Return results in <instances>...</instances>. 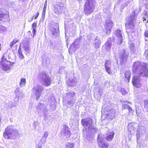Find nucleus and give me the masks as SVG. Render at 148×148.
I'll use <instances>...</instances> for the list:
<instances>
[{
  "mask_svg": "<svg viewBox=\"0 0 148 148\" xmlns=\"http://www.w3.org/2000/svg\"><path fill=\"white\" fill-rule=\"evenodd\" d=\"M127 109H128V110L129 112L131 111L132 110V108L130 107L129 106V107H128Z\"/></svg>",
  "mask_w": 148,
  "mask_h": 148,
  "instance_id": "obj_52",
  "label": "nucleus"
},
{
  "mask_svg": "<svg viewBox=\"0 0 148 148\" xmlns=\"http://www.w3.org/2000/svg\"><path fill=\"white\" fill-rule=\"evenodd\" d=\"M55 100V98L53 97H51L48 98L49 102L52 104L53 103H54Z\"/></svg>",
  "mask_w": 148,
  "mask_h": 148,
  "instance_id": "obj_36",
  "label": "nucleus"
},
{
  "mask_svg": "<svg viewBox=\"0 0 148 148\" xmlns=\"http://www.w3.org/2000/svg\"><path fill=\"white\" fill-rule=\"evenodd\" d=\"M39 13L38 12H37L36 13V15L35 16L34 19H36L37 17H38L39 15Z\"/></svg>",
  "mask_w": 148,
  "mask_h": 148,
  "instance_id": "obj_49",
  "label": "nucleus"
},
{
  "mask_svg": "<svg viewBox=\"0 0 148 148\" xmlns=\"http://www.w3.org/2000/svg\"><path fill=\"white\" fill-rule=\"evenodd\" d=\"M18 94L19 95H20V97H22L23 96V94H22V93L21 92H20V93H18Z\"/></svg>",
  "mask_w": 148,
  "mask_h": 148,
  "instance_id": "obj_53",
  "label": "nucleus"
},
{
  "mask_svg": "<svg viewBox=\"0 0 148 148\" xmlns=\"http://www.w3.org/2000/svg\"><path fill=\"white\" fill-rule=\"evenodd\" d=\"M145 15L147 16H148V12L147 11L145 10L144 11Z\"/></svg>",
  "mask_w": 148,
  "mask_h": 148,
  "instance_id": "obj_51",
  "label": "nucleus"
},
{
  "mask_svg": "<svg viewBox=\"0 0 148 148\" xmlns=\"http://www.w3.org/2000/svg\"><path fill=\"white\" fill-rule=\"evenodd\" d=\"M128 103H130V104H131V103L130 102H127Z\"/></svg>",
  "mask_w": 148,
  "mask_h": 148,
  "instance_id": "obj_55",
  "label": "nucleus"
},
{
  "mask_svg": "<svg viewBox=\"0 0 148 148\" xmlns=\"http://www.w3.org/2000/svg\"><path fill=\"white\" fill-rule=\"evenodd\" d=\"M106 23L105 25L106 34L107 35L109 34L111 32V29L113 26V23L110 19L106 20Z\"/></svg>",
  "mask_w": 148,
  "mask_h": 148,
  "instance_id": "obj_15",
  "label": "nucleus"
},
{
  "mask_svg": "<svg viewBox=\"0 0 148 148\" xmlns=\"http://www.w3.org/2000/svg\"><path fill=\"white\" fill-rule=\"evenodd\" d=\"M97 141L99 147L102 148H107L109 145L108 142L103 140V138L101 135H99L97 136Z\"/></svg>",
  "mask_w": 148,
  "mask_h": 148,
  "instance_id": "obj_12",
  "label": "nucleus"
},
{
  "mask_svg": "<svg viewBox=\"0 0 148 148\" xmlns=\"http://www.w3.org/2000/svg\"><path fill=\"white\" fill-rule=\"evenodd\" d=\"M26 83V79L24 78L21 79L20 83V86L21 87H23Z\"/></svg>",
  "mask_w": 148,
  "mask_h": 148,
  "instance_id": "obj_32",
  "label": "nucleus"
},
{
  "mask_svg": "<svg viewBox=\"0 0 148 148\" xmlns=\"http://www.w3.org/2000/svg\"><path fill=\"white\" fill-rule=\"evenodd\" d=\"M98 93L99 94V95H100V96L101 97L102 95V92L101 91L99 90Z\"/></svg>",
  "mask_w": 148,
  "mask_h": 148,
  "instance_id": "obj_50",
  "label": "nucleus"
},
{
  "mask_svg": "<svg viewBox=\"0 0 148 148\" xmlns=\"http://www.w3.org/2000/svg\"><path fill=\"white\" fill-rule=\"evenodd\" d=\"M23 43L24 50L27 53L29 52H30V49L29 44V41L27 40H24Z\"/></svg>",
  "mask_w": 148,
  "mask_h": 148,
  "instance_id": "obj_20",
  "label": "nucleus"
},
{
  "mask_svg": "<svg viewBox=\"0 0 148 148\" xmlns=\"http://www.w3.org/2000/svg\"><path fill=\"white\" fill-rule=\"evenodd\" d=\"M78 40H78V39H76V40H75V42H76L77 41H78Z\"/></svg>",
  "mask_w": 148,
  "mask_h": 148,
  "instance_id": "obj_54",
  "label": "nucleus"
},
{
  "mask_svg": "<svg viewBox=\"0 0 148 148\" xmlns=\"http://www.w3.org/2000/svg\"><path fill=\"white\" fill-rule=\"evenodd\" d=\"M64 4L62 2H58L54 7V12L55 14H58L61 13L63 10Z\"/></svg>",
  "mask_w": 148,
  "mask_h": 148,
  "instance_id": "obj_14",
  "label": "nucleus"
},
{
  "mask_svg": "<svg viewBox=\"0 0 148 148\" xmlns=\"http://www.w3.org/2000/svg\"><path fill=\"white\" fill-rule=\"evenodd\" d=\"M139 62L140 64L141 65H142L143 64H145V66H142V67H139L140 69L141 70L144 71L143 73H144V71H147L148 72V63H140Z\"/></svg>",
  "mask_w": 148,
  "mask_h": 148,
  "instance_id": "obj_24",
  "label": "nucleus"
},
{
  "mask_svg": "<svg viewBox=\"0 0 148 148\" xmlns=\"http://www.w3.org/2000/svg\"><path fill=\"white\" fill-rule=\"evenodd\" d=\"M50 32L52 35V37L56 38L58 36L59 34V27L57 25L50 26L49 27Z\"/></svg>",
  "mask_w": 148,
  "mask_h": 148,
  "instance_id": "obj_11",
  "label": "nucleus"
},
{
  "mask_svg": "<svg viewBox=\"0 0 148 148\" xmlns=\"http://www.w3.org/2000/svg\"><path fill=\"white\" fill-rule=\"evenodd\" d=\"M17 42V41L16 40H13L10 43V47L11 48H12V47L13 46V45L15 44H16Z\"/></svg>",
  "mask_w": 148,
  "mask_h": 148,
  "instance_id": "obj_39",
  "label": "nucleus"
},
{
  "mask_svg": "<svg viewBox=\"0 0 148 148\" xmlns=\"http://www.w3.org/2000/svg\"><path fill=\"white\" fill-rule=\"evenodd\" d=\"M46 142V139L42 137L41 138L39 143H41L42 145L44 144Z\"/></svg>",
  "mask_w": 148,
  "mask_h": 148,
  "instance_id": "obj_37",
  "label": "nucleus"
},
{
  "mask_svg": "<svg viewBox=\"0 0 148 148\" xmlns=\"http://www.w3.org/2000/svg\"><path fill=\"white\" fill-rule=\"evenodd\" d=\"M48 133L47 132H45L44 133L43 136L42 137L46 139L47 137H48Z\"/></svg>",
  "mask_w": 148,
  "mask_h": 148,
  "instance_id": "obj_41",
  "label": "nucleus"
},
{
  "mask_svg": "<svg viewBox=\"0 0 148 148\" xmlns=\"http://www.w3.org/2000/svg\"><path fill=\"white\" fill-rule=\"evenodd\" d=\"M71 134L69 128L66 125H64L62 127L61 131V135L64 138V139L66 140L69 138Z\"/></svg>",
  "mask_w": 148,
  "mask_h": 148,
  "instance_id": "obj_9",
  "label": "nucleus"
},
{
  "mask_svg": "<svg viewBox=\"0 0 148 148\" xmlns=\"http://www.w3.org/2000/svg\"><path fill=\"white\" fill-rule=\"evenodd\" d=\"M77 82L76 79L75 78H73L71 80L69 79L67 81L66 84L69 86L72 87L76 85Z\"/></svg>",
  "mask_w": 148,
  "mask_h": 148,
  "instance_id": "obj_21",
  "label": "nucleus"
},
{
  "mask_svg": "<svg viewBox=\"0 0 148 148\" xmlns=\"http://www.w3.org/2000/svg\"><path fill=\"white\" fill-rule=\"evenodd\" d=\"M104 66L107 72L109 74H112V72L111 69V62L110 60H107L105 62Z\"/></svg>",
  "mask_w": 148,
  "mask_h": 148,
  "instance_id": "obj_18",
  "label": "nucleus"
},
{
  "mask_svg": "<svg viewBox=\"0 0 148 148\" xmlns=\"http://www.w3.org/2000/svg\"><path fill=\"white\" fill-rule=\"evenodd\" d=\"M129 47L130 49L132 51L134 52L135 47L134 43L131 41H130L129 42Z\"/></svg>",
  "mask_w": 148,
  "mask_h": 148,
  "instance_id": "obj_30",
  "label": "nucleus"
},
{
  "mask_svg": "<svg viewBox=\"0 0 148 148\" xmlns=\"http://www.w3.org/2000/svg\"><path fill=\"white\" fill-rule=\"evenodd\" d=\"M36 26L37 23H34L32 25V27L33 29L32 31V32L33 33V38L34 37V36L35 35L36 32Z\"/></svg>",
  "mask_w": 148,
  "mask_h": 148,
  "instance_id": "obj_31",
  "label": "nucleus"
},
{
  "mask_svg": "<svg viewBox=\"0 0 148 148\" xmlns=\"http://www.w3.org/2000/svg\"><path fill=\"white\" fill-rule=\"evenodd\" d=\"M3 11H5L4 9L0 8V21H4V17H8V15L4 14Z\"/></svg>",
  "mask_w": 148,
  "mask_h": 148,
  "instance_id": "obj_23",
  "label": "nucleus"
},
{
  "mask_svg": "<svg viewBox=\"0 0 148 148\" xmlns=\"http://www.w3.org/2000/svg\"><path fill=\"white\" fill-rule=\"evenodd\" d=\"M38 78L41 84L44 86H49L51 83V78L45 71H42L40 73Z\"/></svg>",
  "mask_w": 148,
  "mask_h": 148,
  "instance_id": "obj_6",
  "label": "nucleus"
},
{
  "mask_svg": "<svg viewBox=\"0 0 148 148\" xmlns=\"http://www.w3.org/2000/svg\"><path fill=\"white\" fill-rule=\"evenodd\" d=\"M145 64H143L141 65L139 61H136L133 63L132 65V71L135 73L134 76L133 77L132 79V83L133 85L136 87L139 88L142 85V79L144 77H148V72L141 70L139 68L142 66H145Z\"/></svg>",
  "mask_w": 148,
  "mask_h": 148,
  "instance_id": "obj_1",
  "label": "nucleus"
},
{
  "mask_svg": "<svg viewBox=\"0 0 148 148\" xmlns=\"http://www.w3.org/2000/svg\"><path fill=\"white\" fill-rule=\"evenodd\" d=\"M114 135V132H108L106 134V139L108 141H111L113 138Z\"/></svg>",
  "mask_w": 148,
  "mask_h": 148,
  "instance_id": "obj_22",
  "label": "nucleus"
},
{
  "mask_svg": "<svg viewBox=\"0 0 148 148\" xmlns=\"http://www.w3.org/2000/svg\"><path fill=\"white\" fill-rule=\"evenodd\" d=\"M42 145L41 143H39L38 144H37L36 145L37 148H41Z\"/></svg>",
  "mask_w": 148,
  "mask_h": 148,
  "instance_id": "obj_45",
  "label": "nucleus"
},
{
  "mask_svg": "<svg viewBox=\"0 0 148 148\" xmlns=\"http://www.w3.org/2000/svg\"><path fill=\"white\" fill-rule=\"evenodd\" d=\"M128 52L125 50H123L119 54V58L121 64L125 63L128 59Z\"/></svg>",
  "mask_w": 148,
  "mask_h": 148,
  "instance_id": "obj_13",
  "label": "nucleus"
},
{
  "mask_svg": "<svg viewBox=\"0 0 148 148\" xmlns=\"http://www.w3.org/2000/svg\"><path fill=\"white\" fill-rule=\"evenodd\" d=\"M144 55L147 58H148V49L145 51Z\"/></svg>",
  "mask_w": 148,
  "mask_h": 148,
  "instance_id": "obj_47",
  "label": "nucleus"
},
{
  "mask_svg": "<svg viewBox=\"0 0 148 148\" xmlns=\"http://www.w3.org/2000/svg\"><path fill=\"white\" fill-rule=\"evenodd\" d=\"M115 111L113 110H111L108 113V116H109L110 119H112L115 116Z\"/></svg>",
  "mask_w": 148,
  "mask_h": 148,
  "instance_id": "obj_27",
  "label": "nucleus"
},
{
  "mask_svg": "<svg viewBox=\"0 0 148 148\" xmlns=\"http://www.w3.org/2000/svg\"><path fill=\"white\" fill-rule=\"evenodd\" d=\"M47 2L46 1V2L45 3V4H44V6L43 7V10L46 11V8H47Z\"/></svg>",
  "mask_w": 148,
  "mask_h": 148,
  "instance_id": "obj_46",
  "label": "nucleus"
},
{
  "mask_svg": "<svg viewBox=\"0 0 148 148\" xmlns=\"http://www.w3.org/2000/svg\"><path fill=\"white\" fill-rule=\"evenodd\" d=\"M95 0H87L85 3L84 8L85 13L88 15L93 12L95 9Z\"/></svg>",
  "mask_w": 148,
  "mask_h": 148,
  "instance_id": "obj_5",
  "label": "nucleus"
},
{
  "mask_svg": "<svg viewBox=\"0 0 148 148\" xmlns=\"http://www.w3.org/2000/svg\"><path fill=\"white\" fill-rule=\"evenodd\" d=\"M81 123L83 126L85 127H88L92 130V132H95L97 130V129L95 127L92 123V119L90 118L83 119L81 120Z\"/></svg>",
  "mask_w": 148,
  "mask_h": 148,
  "instance_id": "obj_7",
  "label": "nucleus"
},
{
  "mask_svg": "<svg viewBox=\"0 0 148 148\" xmlns=\"http://www.w3.org/2000/svg\"><path fill=\"white\" fill-rule=\"evenodd\" d=\"M124 74L125 78L127 79L128 82H129L130 79L131 75L130 71L128 70L127 71L125 72Z\"/></svg>",
  "mask_w": 148,
  "mask_h": 148,
  "instance_id": "obj_28",
  "label": "nucleus"
},
{
  "mask_svg": "<svg viewBox=\"0 0 148 148\" xmlns=\"http://www.w3.org/2000/svg\"><path fill=\"white\" fill-rule=\"evenodd\" d=\"M19 88H17L15 91V95H16V98H19L20 97V95H19L18 93H20V91H19Z\"/></svg>",
  "mask_w": 148,
  "mask_h": 148,
  "instance_id": "obj_34",
  "label": "nucleus"
},
{
  "mask_svg": "<svg viewBox=\"0 0 148 148\" xmlns=\"http://www.w3.org/2000/svg\"><path fill=\"white\" fill-rule=\"evenodd\" d=\"M43 89V87L39 85H37L32 89V91L35 95L36 100L39 98Z\"/></svg>",
  "mask_w": 148,
  "mask_h": 148,
  "instance_id": "obj_10",
  "label": "nucleus"
},
{
  "mask_svg": "<svg viewBox=\"0 0 148 148\" xmlns=\"http://www.w3.org/2000/svg\"><path fill=\"white\" fill-rule=\"evenodd\" d=\"M141 10V8L140 7L138 9H136L135 10L134 12L130 15L125 24V27L127 29H132L134 28V24L135 22L136 18V17L135 14L138 13Z\"/></svg>",
  "mask_w": 148,
  "mask_h": 148,
  "instance_id": "obj_4",
  "label": "nucleus"
},
{
  "mask_svg": "<svg viewBox=\"0 0 148 148\" xmlns=\"http://www.w3.org/2000/svg\"><path fill=\"white\" fill-rule=\"evenodd\" d=\"M46 108V107L43 103H40L38 104V107L36 109L37 110L38 112H40L45 109Z\"/></svg>",
  "mask_w": 148,
  "mask_h": 148,
  "instance_id": "obj_26",
  "label": "nucleus"
},
{
  "mask_svg": "<svg viewBox=\"0 0 148 148\" xmlns=\"http://www.w3.org/2000/svg\"><path fill=\"white\" fill-rule=\"evenodd\" d=\"M50 47L52 49H54L55 47V45L54 44L51 42Z\"/></svg>",
  "mask_w": 148,
  "mask_h": 148,
  "instance_id": "obj_44",
  "label": "nucleus"
},
{
  "mask_svg": "<svg viewBox=\"0 0 148 148\" xmlns=\"http://www.w3.org/2000/svg\"><path fill=\"white\" fill-rule=\"evenodd\" d=\"M121 92L122 95H125L127 93L126 90L124 89H121Z\"/></svg>",
  "mask_w": 148,
  "mask_h": 148,
  "instance_id": "obj_42",
  "label": "nucleus"
},
{
  "mask_svg": "<svg viewBox=\"0 0 148 148\" xmlns=\"http://www.w3.org/2000/svg\"><path fill=\"white\" fill-rule=\"evenodd\" d=\"M129 106L128 105L126 104H123L122 105V108L123 109L127 108Z\"/></svg>",
  "mask_w": 148,
  "mask_h": 148,
  "instance_id": "obj_40",
  "label": "nucleus"
},
{
  "mask_svg": "<svg viewBox=\"0 0 148 148\" xmlns=\"http://www.w3.org/2000/svg\"><path fill=\"white\" fill-rule=\"evenodd\" d=\"M145 36L147 37H148V31H146L144 33Z\"/></svg>",
  "mask_w": 148,
  "mask_h": 148,
  "instance_id": "obj_48",
  "label": "nucleus"
},
{
  "mask_svg": "<svg viewBox=\"0 0 148 148\" xmlns=\"http://www.w3.org/2000/svg\"><path fill=\"white\" fill-rule=\"evenodd\" d=\"M142 128H143V127H141L140 128H139L137 130L136 135L137 140L140 138L143 135V131Z\"/></svg>",
  "mask_w": 148,
  "mask_h": 148,
  "instance_id": "obj_25",
  "label": "nucleus"
},
{
  "mask_svg": "<svg viewBox=\"0 0 148 148\" xmlns=\"http://www.w3.org/2000/svg\"><path fill=\"white\" fill-rule=\"evenodd\" d=\"M74 144L71 143H67L66 145V146L67 148H72Z\"/></svg>",
  "mask_w": 148,
  "mask_h": 148,
  "instance_id": "obj_38",
  "label": "nucleus"
},
{
  "mask_svg": "<svg viewBox=\"0 0 148 148\" xmlns=\"http://www.w3.org/2000/svg\"><path fill=\"white\" fill-rule=\"evenodd\" d=\"M114 38L113 37L112 38H109L107 41L105 43L104 45V48L107 52H109L110 51L112 42L114 41Z\"/></svg>",
  "mask_w": 148,
  "mask_h": 148,
  "instance_id": "obj_16",
  "label": "nucleus"
},
{
  "mask_svg": "<svg viewBox=\"0 0 148 148\" xmlns=\"http://www.w3.org/2000/svg\"><path fill=\"white\" fill-rule=\"evenodd\" d=\"M6 30L5 27L3 26L0 25V33H3Z\"/></svg>",
  "mask_w": 148,
  "mask_h": 148,
  "instance_id": "obj_35",
  "label": "nucleus"
},
{
  "mask_svg": "<svg viewBox=\"0 0 148 148\" xmlns=\"http://www.w3.org/2000/svg\"><path fill=\"white\" fill-rule=\"evenodd\" d=\"M94 47L96 49L99 48L101 45V42L100 40L98 38L97 36L95 37L94 40Z\"/></svg>",
  "mask_w": 148,
  "mask_h": 148,
  "instance_id": "obj_19",
  "label": "nucleus"
},
{
  "mask_svg": "<svg viewBox=\"0 0 148 148\" xmlns=\"http://www.w3.org/2000/svg\"><path fill=\"white\" fill-rule=\"evenodd\" d=\"M14 63L11 64V62L8 61L6 58H4V56H3L0 62V66L1 69L3 71H7L10 70V67L13 65Z\"/></svg>",
  "mask_w": 148,
  "mask_h": 148,
  "instance_id": "obj_8",
  "label": "nucleus"
},
{
  "mask_svg": "<svg viewBox=\"0 0 148 148\" xmlns=\"http://www.w3.org/2000/svg\"><path fill=\"white\" fill-rule=\"evenodd\" d=\"M45 12L46 11H45L43 10L42 12V20H44L45 18Z\"/></svg>",
  "mask_w": 148,
  "mask_h": 148,
  "instance_id": "obj_43",
  "label": "nucleus"
},
{
  "mask_svg": "<svg viewBox=\"0 0 148 148\" xmlns=\"http://www.w3.org/2000/svg\"><path fill=\"white\" fill-rule=\"evenodd\" d=\"M62 99L64 103L73 106L75 103V94L73 91L68 92L63 95Z\"/></svg>",
  "mask_w": 148,
  "mask_h": 148,
  "instance_id": "obj_2",
  "label": "nucleus"
},
{
  "mask_svg": "<svg viewBox=\"0 0 148 148\" xmlns=\"http://www.w3.org/2000/svg\"><path fill=\"white\" fill-rule=\"evenodd\" d=\"M3 135L6 139H12L16 138L19 135V133L13 126H10L7 127L5 129Z\"/></svg>",
  "mask_w": 148,
  "mask_h": 148,
  "instance_id": "obj_3",
  "label": "nucleus"
},
{
  "mask_svg": "<svg viewBox=\"0 0 148 148\" xmlns=\"http://www.w3.org/2000/svg\"><path fill=\"white\" fill-rule=\"evenodd\" d=\"M147 22L148 23V19L147 20Z\"/></svg>",
  "mask_w": 148,
  "mask_h": 148,
  "instance_id": "obj_56",
  "label": "nucleus"
},
{
  "mask_svg": "<svg viewBox=\"0 0 148 148\" xmlns=\"http://www.w3.org/2000/svg\"><path fill=\"white\" fill-rule=\"evenodd\" d=\"M18 53L19 54V58L21 59H23L24 58V56L22 53L21 49L20 46L18 50Z\"/></svg>",
  "mask_w": 148,
  "mask_h": 148,
  "instance_id": "obj_29",
  "label": "nucleus"
},
{
  "mask_svg": "<svg viewBox=\"0 0 148 148\" xmlns=\"http://www.w3.org/2000/svg\"><path fill=\"white\" fill-rule=\"evenodd\" d=\"M43 113V116L46 119L47 117V115L48 114V110L46 108L42 111Z\"/></svg>",
  "mask_w": 148,
  "mask_h": 148,
  "instance_id": "obj_33",
  "label": "nucleus"
},
{
  "mask_svg": "<svg viewBox=\"0 0 148 148\" xmlns=\"http://www.w3.org/2000/svg\"><path fill=\"white\" fill-rule=\"evenodd\" d=\"M115 35L116 36L117 44H121L122 42V36L121 31L120 30H116L115 32Z\"/></svg>",
  "mask_w": 148,
  "mask_h": 148,
  "instance_id": "obj_17",
  "label": "nucleus"
}]
</instances>
